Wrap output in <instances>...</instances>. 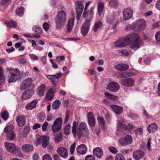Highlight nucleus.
<instances>
[{
	"label": "nucleus",
	"mask_w": 160,
	"mask_h": 160,
	"mask_svg": "<svg viewBox=\"0 0 160 160\" xmlns=\"http://www.w3.org/2000/svg\"><path fill=\"white\" fill-rule=\"evenodd\" d=\"M84 130L88 131L87 125L85 123L81 122L78 125V123L76 121L73 122L72 132L74 137L77 136L78 138H81L83 134Z\"/></svg>",
	"instance_id": "nucleus-1"
},
{
	"label": "nucleus",
	"mask_w": 160,
	"mask_h": 160,
	"mask_svg": "<svg viewBox=\"0 0 160 160\" xmlns=\"http://www.w3.org/2000/svg\"><path fill=\"white\" fill-rule=\"evenodd\" d=\"M61 104V102L59 100H56L54 101L52 105L53 108L54 109H57L59 107Z\"/></svg>",
	"instance_id": "nucleus-43"
},
{
	"label": "nucleus",
	"mask_w": 160,
	"mask_h": 160,
	"mask_svg": "<svg viewBox=\"0 0 160 160\" xmlns=\"http://www.w3.org/2000/svg\"><path fill=\"white\" fill-rule=\"evenodd\" d=\"M134 126L128 124L124 120L118 122L117 125V129L119 131H122L123 130H126L128 128H132Z\"/></svg>",
	"instance_id": "nucleus-5"
},
{
	"label": "nucleus",
	"mask_w": 160,
	"mask_h": 160,
	"mask_svg": "<svg viewBox=\"0 0 160 160\" xmlns=\"http://www.w3.org/2000/svg\"><path fill=\"white\" fill-rule=\"evenodd\" d=\"M57 18L66 19V14L64 11H61L59 12L57 15Z\"/></svg>",
	"instance_id": "nucleus-41"
},
{
	"label": "nucleus",
	"mask_w": 160,
	"mask_h": 160,
	"mask_svg": "<svg viewBox=\"0 0 160 160\" xmlns=\"http://www.w3.org/2000/svg\"><path fill=\"white\" fill-rule=\"evenodd\" d=\"M75 148V144L74 143L71 146L70 148V153L71 154H73Z\"/></svg>",
	"instance_id": "nucleus-61"
},
{
	"label": "nucleus",
	"mask_w": 160,
	"mask_h": 160,
	"mask_svg": "<svg viewBox=\"0 0 160 160\" xmlns=\"http://www.w3.org/2000/svg\"><path fill=\"white\" fill-rule=\"evenodd\" d=\"M32 84V80L31 78H28L25 79L21 84L20 89L23 90L29 87Z\"/></svg>",
	"instance_id": "nucleus-10"
},
{
	"label": "nucleus",
	"mask_w": 160,
	"mask_h": 160,
	"mask_svg": "<svg viewBox=\"0 0 160 160\" xmlns=\"http://www.w3.org/2000/svg\"><path fill=\"white\" fill-rule=\"evenodd\" d=\"M104 94L107 98L111 100L116 101L118 99V96L112 94L109 92H105Z\"/></svg>",
	"instance_id": "nucleus-36"
},
{
	"label": "nucleus",
	"mask_w": 160,
	"mask_h": 160,
	"mask_svg": "<svg viewBox=\"0 0 160 160\" xmlns=\"http://www.w3.org/2000/svg\"><path fill=\"white\" fill-rule=\"evenodd\" d=\"M46 89V87L45 85L42 84L39 86L37 89V92L38 94L40 96H43Z\"/></svg>",
	"instance_id": "nucleus-26"
},
{
	"label": "nucleus",
	"mask_w": 160,
	"mask_h": 160,
	"mask_svg": "<svg viewBox=\"0 0 160 160\" xmlns=\"http://www.w3.org/2000/svg\"><path fill=\"white\" fill-rule=\"evenodd\" d=\"M62 134L61 133H58L54 137L55 142L58 143L62 141Z\"/></svg>",
	"instance_id": "nucleus-37"
},
{
	"label": "nucleus",
	"mask_w": 160,
	"mask_h": 160,
	"mask_svg": "<svg viewBox=\"0 0 160 160\" xmlns=\"http://www.w3.org/2000/svg\"><path fill=\"white\" fill-rule=\"evenodd\" d=\"M146 26V22L144 20L139 19L136 21L134 23L135 28L137 31L144 29Z\"/></svg>",
	"instance_id": "nucleus-8"
},
{
	"label": "nucleus",
	"mask_w": 160,
	"mask_h": 160,
	"mask_svg": "<svg viewBox=\"0 0 160 160\" xmlns=\"http://www.w3.org/2000/svg\"><path fill=\"white\" fill-rule=\"evenodd\" d=\"M158 126L155 123H151L150 124L148 127V130L149 132H153L156 131L158 129Z\"/></svg>",
	"instance_id": "nucleus-29"
},
{
	"label": "nucleus",
	"mask_w": 160,
	"mask_h": 160,
	"mask_svg": "<svg viewBox=\"0 0 160 160\" xmlns=\"http://www.w3.org/2000/svg\"><path fill=\"white\" fill-rule=\"evenodd\" d=\"M85 160H95V158L92 155H87L85 158Z\"/></svg>",
	"instance_id": "nucleus-58"
},
{
	"label": "nucleus",
	"mask_w": 160,
	"mask_h": 160,
	"mask_svg": "<svg viewBox=\"0 0 160 160\" xmlns=\"http://www.w3.org/2000/svg\"><path fill=\"white\" fill-rule=\"evenodd\" d=\"M132 138L131 136L128 135L124 138L119 140V142L123 146H126L131 144Z\"/></svg>",
	"instance_id": "nucleus-12"
},
{
	"label": "nucleus",
	"mask_w": 160,
	"mask_h": 160,
	"mask_svg": "<svg viewBox=\"0 0 160 160\" xmlns=\"http://www.w3.org/2000/svg\"><path fill=\"white\" fill-rule=\"evenodd\" d=\"M155 37L157 41L160 42V32H158L156 33Z\"/></svg>",
	"instance_id": "nucleus-64"
},
{
	"label": "nucleus",
	"mask_w": 160,
	"mask_h": 160,
	"mask_svg": "<svg viewBox=\"0 0 160 160\" xmlns=\"http://www.w3.org/2000/svg\"><path fill=\"white\" fill-rule=\"evenodd\" d=\"M109 5L112 8H116L118 6V2L117 0H111Z\"/></svg>",
	"instance_id": "nucleus-45"
},
{
	"label": "nucleus",
	"mask_w": 160,
	"mask_h": 160,
	"mask_svg": "<svg viewBox=\"0 0 160 160\" xmlns=\"http://www.w3.org/2000/svg\"><path fill=\"white\" fill-rule=\"evenodd\" d=\"M62 76L61 73H57L55 74V77L53 78L51 82L53 85L55 87L57 86L56 82L59 81V78Z\"/></svg>",
	"instance_id": "nucleus-30"
},
{
	"label": "nucleus",
	"mask_w": 160,
	"mask_h": 160,
	"mask_svg": "<svg viewBox=\"0 0 160 160\" xmlns=\"http://www.w3.org/2000/svg\"><path fill=\"white\" fill-rule=\"evenodd\" d=\"M104 7V3L102 2H99L98 5V9L99 15H100L102 13Z\"/></svg>",
	"instance_id": "nucleus-34"
},
{
	"label": "nucleus",
	"mask_w": 160,
	"mask_h": 160,
	"mask_svg": "<svg viewBox=\"0 0 160 160\" xmlns=\"http://www.w3.org/2000/svg\"><path fill=\"white\" fill-rule=\"evenodd\" d=\"M98 120L99 123L102 126H104L105 124V121L104 119L101 117H99L98 118Z\"/></svg>",
	"instance_id": "nucleus-54"
},
{
	"label": "nucleus",
	"mask_w": 160,
	"mask_h": 160,
	"mask_svg": "<svg viewBox=\"0 0 160 160\" xmlns=\"http://www.w3.org/2000/svg\"><path fill=\"white\" fill-rule=\"evenodd\" d=\"M121 53L122 56H127L129 55L128 52L124 50H122L121 51Z\"/></svg>",
	"instance_id": "nucleus-63"
},
{
	"label": "nucleus",
	"mask_w": 160,
	"mask_h": 160,
	"mask_svg": "<svg viewBox=\"0 0 160 160\" xmlns=\"http://www.w3.org/2000/svg\"><path fill=\"white\" fill-rule=\"evenodd\" d=\"M43 27L46 31H47L49 28V24L47 22H44L43 24Z\"/></svg>",
	"instance_id": "nucleus-57"
},
{
	"label": "nucleus",
	"mask_w": 160,
	"mask_h": 160,
	"mask_svg": "<svg viewBox=\"0 0 160 160\" xmlns=\"http://www.w3.org/2000/svg\"><path fill=\"white\" fill-rule=\"evenodd\" d=\"M112 110L116 114L119 115L122 112L123 108L121 107L115 105H110Z\"/></svg>",
	"instance_id": "nucleus-21"
},
{
	"label": "nucleus",
	"mask_w": 160,
	"mask_h": 160,
	"mask_svg": "<svg viewBox=\"0 0 160 160\" xmlns=\"http://www.w3.org/2000/svg\"><path fill=\"white\" fill-rule=\"evenodd\" d=\"M109 151L113 154H116L118 152L117 149L114 147L110 146L108 147Z\"/></svg>",
	"instance_id": "nucleus-50"
},
{
	"label": "nucleus",
	"mask_w": 160,
	"mask_h": 160,
	"mask_svg": "<svg viewBox=\"0 0 160 160\" xmlns=\"http://www.w3.org/2000/svg\"><path fill=\"white\" fill-rule=\"evenodd\" d=\"M74 22V18H71L68 21L67 24V30L68 32H70L72 29Z\"/></svg>",
	"instance_id": "nucleus-35"
},
{
	"label": "nucleus",
	"mask_w": 160,
	"mask_h": 160,
	"mask_svg": "<svg viewBox=\"0 0 160 160\" xmlns=\"http://www.w3.org/2000/svg\"><path fill=\"white\" fill-rule=\"evenodd\" d=\"M35 32L37 35L33 34V37L37 38H40V34H42V28L40 27L37 28L35 29Z\"/></svg>",
	"instance_id": "nucleus-38"
},
{
	"label": "nucleus",
	"mask_w": 160,
	"mask_h": 160,
	"mask_svg": "<svg viewBox=\"0 0 160 160\" xmlns=\"http://www.w3.org/2000/svg\"><path fill=\"white\" fill-rule=\"evenodd\" d=\"M30 128L29 127H26L24 129L23 136L24 138H26L27 135L29 132Z\"/></svg>",
	"instance_id": "nucleus-49"
},
{
	"label": "nucleus",
	"mask_w": 160,
	"mask_h": 160,
	"mask_svg": "<svg viewBox=\"0 0 160 160\" xmlns=\"http://www.w3.org/2000/svg\"><path fill=\"white\" fill-rule=\"evenodd\" d=\"M129 117L132 119L134 120H137L138 118V116L137 114L133 113L130 114Z\"/></svg>",
	"instance_id": "nucleus-62"
},
{
	"label": "nucleus",
	"mask_w": 160,
	"mask_h": 160,
	"mask_svg": "<svg viewBox=\"0 0 160 160\" xmlns=\"http://www.w3.org/2000/svg\"><path fill=\"white\" fill-rule=\"evenodd\" d=\"M142 129L141 128H138L134 131L135 134L138 135H140L142 134Z\"/></svg>",
	"instance_id": "nucleus-55"
},
{
	"label": "nucleus",
	"mask_w": 160,
	"mask_h": 160,
	"mask_svg": "<svg viewBox=\"0 0 160 160\" xmlns=\"http://www.w3.org/2000/svg\"><path fill=\"white\" fill-rule=\"evenodd\" d=\"M115 160H125V159L122 155L119 153L116 155Z\"/></svg>",
	"instance_id": "nucleus-52"
},
{
	"label": "nucleus",
	"mask_w": 160,
	"mask_h": 160,
	"mask_svg": "<svg viewBox=\"0 0 160 160\" xmlns=\"http://www.w3.org/2000/svg\"><path fill=\"white\" fill-rule=\"evenodd\" d=\"M139 38V36L137 33H132L126 38L128 42H135L132 45L130 46V48L134 50H137L140 47L139 44L137 43Z\"/></svg>",
	"instance_id": "nucleus-4"
},
{
	"label": "nucleus",
	"mask_w": 160,
	"mask_h": 160,
	"mask_svg": "<svg viewBox=\"0 0 160 160\" xmlns=\"http://www.w3.org/2000/svg\"><path fill=\"white\" fill-rule=\"evenodd\" d=\"M43 160H52L51 156L48 154H46L42 157Z\"/></svg>",
	"instance_id": "nucleus-53"
},
{
	"label": "nucleus",
	"mask_w": 160,
	"mask_h": 160,
	"mask_svg": "<svg viewBox=\"0 0 160 160\" xmlns=\"http://www.w3.org/2000/svg\"><path fill=\"white\" fill-rule=\"evenodd\" d=\"M55 118V117L53 115L50 114L48 116L47 120L49 122L53 120Z\"/></svg>",
	"instance_id": "nucleus-56"
},
{
	"label": "nucleus",
	"mask_w": 160,
	"mask_h": 160,
	"mask_svg": "<svg viewBox=\"0 0 160 160\" xmlns=\"http://www.w3.org/2000/svg\"><path fill=\"white\" fill-rule=\"evenodd\" d=\"M88 122L89 125L91 127L95 126L96 121L95 118L92 112H89L88 114Z\"/></svg>",
	"instance_id": "nucleus-16"
},
{
	"label": "nucleus",
	"mask_w": 160,
	"mask_h": 160,
	"mask_svg": "<svg viewBox=\"0 0 160 160\" xmlns=\"http://www.w3.org/2000/svg\"><path fill=\"white\" fill-rule=\"evenodd\" d=\"M84 8V6L81 4L78 3L76 7V18L77 19L79 20L81 17V15Z\"/></svg>",
	"instance_id": "nucleus-18"
},
{
	"label": "nucleus",
	"mask_w": 160,
	"mask_h": 160,
	"mask_svg": "<svg viewBox=\"0 0 160 160\" xmlns=\"http://www.w3.org/2000/svg\"><path fill=\"white\" fill-rule=\"evenodd\" d=\"M90 23L85 21L82 26L81 32L84 36H85L88 33L90 28Z\"/></svg>",
	"instance_id": "nucleus-17"
},
{
	"label": "nucleus",
	"mask_w": 160,
	"mask_h": 160,
	"mask_svg": "<svg viewBox=\"0 0 160 160\" xmlns=\"http://www.w3.org/2000/svg\"><path fill=\"white\" fill-rule=\"evenodd\" d=\"M115 68L119 70L125 71L129 68V66L127 64H119L114 66Z\"/></svg>",
	"instance_id": "nucleus-33"
},
{
	"label": "nucleus",
	"mask_w": 160,
	"mask_h": 160,
	"mask_svg": "<svg viewBox=\"0 0 160 160\" xmlns=\"http://www.w3.org/2000/svg\"><path fill=\"white\" fill-rule=\"evenodd\" d=\"M49 138L48 136H42L40 137L37 139V143L38 144L42 142V146L43 148L47 147L48 150L50 152L54 151V147L52 144H48V141Z\"/></svg>",
	"instance_id": "nucleus-3"
},
{
	"label": "nucleus",
	"mask_w": 160,
	"mask_h": 160,
	"mask_svg": "<svg viewBox=\"0 0 160 160\" xmlns=\"http://www.w3.org/2000/svg\"><path fill=\"white\" fill-rule=\"evenodd\" d=\"M16 121L17 124L20 127H22L26 122V118L23 115H18L16 117Z\"/></svg>",
	"instance_id": "nucleus-20"
},
{
	"label": "nucleus",
	"mask_w": 160,
	"mask_h": 160,
	"mask_svg": "<svg viewBox=\"0 0 160 160\" xmlns=\"http://www.w3.org/2000/svg\"><path fill=\"white\" fill-rule=\"evenodd\" d=\"M5 79V77L3 74L2 69L0 67V85H2Z\"/></svg>",
	"instance_id": "nucleus-39"
},
{
	"label": "nucleus",
	"mask_w": 160,
	"mask_h": 160,
	"mask_svg": "<svg viewBox=\"0 0 160 160\" xmlns=\"http://www.w3.org/2000/svg\"><path fill=\"white\" fill-rule=\"evenodd\" d=\"M135 80L132 78H129L121 79L120 83L127 87H131L134 85Z\"/></svg>",
	"instance_id": "nucleus-7"
},
{
	"label": "nucleus",
	"mask_w": 160,
	"mask_h": 160,
	"mask_svg": "<svg viewBox=\"0 0 160 160\" xmlns=\"http://www.w3.org/2000/svg\"><path fill=\"white\" fill-rule=\"evenodd\" d=\"M88 149L84 144H81L78 146L76 149L77 152L80 154H85L87 152Z\"/></svg>",
	"instance_id": "nucleus-19"
},
{
	"label": "nucleus",
	"mask_w": 160,
	"mask_h": 160,
	"mask_svg": "<svg viewBox=\"0 0 160 160\" xmlns=\"http://www.w3.org/2000/svg\"><path fill=\"white\" fill-rule=\"evenodd\" d=\"M57 152L61 157L65 158L68 156V152L65 148L61 147L58 148L57 149Z\"/></svg>",
	"instance_id": "nucleus-15"
},
{
	"label": "nucleus",
	"mask_w": 160,
	"mask_h": 160,
	"mask_svg": "<svg viewBox=\"0 0 160 160\" xmlns=\"http://www.w3.org/2000/svg\"><path fill=\"white\" fill-rule=\"evenodd\" d=\"M107 20L108 22L112 24L114 23L116 21L114 18V17L113 16L111 17L110 16L108 17L107 18Z\"/></svg>",
	"instance_id": "nucleus-46"
},
{
	"label": "nucleus",
	"mask_w": 160,
	"mask_h": 160,
	"mask_svg": "<svg viewBox=\"0 0 160 160\" xmlns=\"http://www.w3.org/2000/svg\"><path fill=\"white\" fill-rule=\"evenodd\" d=\"M53 95L52 93L48 92L46 94V98L48 100H51L52 98Z\"/></svg>",
	"instance_id": "nucleus-59"
},
{
	"label": "nucleus",
	"mask_w": 160,
	"mask_h": 160,
	"mask_svg": "<svg viewBox=\"0 0 160 160\" xmlns=\"http://www.w3.org/2000/svg\"><path fill=\"white\" fill-rule=\"evenodd\" d=\"M66 19L60 18L56 17V27L58 29H60L65 23Z\"/></svg>",
	"instance_id": "nucleus-25"
},
{
	"label": "nucleus",
	"mask_w": 160,
	"mask_h": 160,
	"mask_svg": "<svg viewBox=\"0 0 160 160\" xmlns=\"http://www.w3.org/2000/svg\"><path fill=\"white\" fill-rule=\"evenodd\" d=\"M1 116L4 120L6 121L8 118V113L7 111H4L1 113Z\"/></svg>",
	"instance_id": "nucleus-48"
},
{
	"label": "nucleus",
	"mask_w": 160,
	"mask_h": 160,
	"mask_svg": "<svg viewBox=\"0 0 160 160\" xmlns=\"http://www.w3.org/2000/svg\"><path fill=\"white\" fill-rule=\"evenodd\" d=\"M7 70L10 74L8 77V81L9 83L14 82L22 77V74L18 68H8Z\"/></svg>",
	"instance_id": "nucleus-2"
},
{
	"label": "nucleus",
	"mask_w": 160,
	"mask_h": 160,
	"mask_svg": "<svg viewBox=\"0 0 160 160\" xmlns=\"http://www.w3.org/2000/svg\"><path fill=\"white\" fill-rule=\"evenodd\" d=\"M128 42L126 38H122L115 42L114 44L115 46L118 48H122L127 46Z\"/></svg>",
	"instance_id": "nucleus-14"
},
{
	"label": "nucleus",
	"mask_w": 160,
	"mask_h": 160,
	"mask_svg": "<svg viewBox=\"0 0 160 160\" xmlns=\"http://www.w3.org/2000/svg\"><path fill=\"white\" fill-rule=\"evenodd\" d=\"M119 88L120 86L119 84L115 82H109L107 86V89L108 90L114 92L118 91Z\"/></svg>",
	"instance_id": "nucleus-9"
},
{
	"label": "nucleus",
	"mask_w": 160,
	"mask_h": 160,
	"mask_svg": "<svg viewBox=\"0 0 160 160\" xmlns=\"http://www.w3.org/2000/svg\"><path fill=\"white\" fill-rule=\"evenodd\" d=\"M71 114L70 113V111H68L66 113L65 120L64 122V123H66L67 122L69 119L71 117Z\"/></svg>",
	"instance_id": "nucleus-47"
},
{
	"label": "nucleus",
	"mask_w": 160,
	"mask_h": 160,
	"mask_svg": "<svg viewBox=\"0 0 160 160\" xmlns=\"http://www.w3.org/2000/svg\"><path fill=\"white\" fill-rule=\"evenodd\" d=\"M24 8L22 7L18 8L16 10L17 15L19 17L22 16L23 14Z\"/></svg>",
	"instance_id": "nucleus-42"
},
{
	"label": "nucleus",
	"mask_w": 160,
	"mask_h": 160,
	"mask_svg": "<svg viewBox=\"0 0 160 160\" xmlns=\"http://www.w3.org/2000/svg\"><path fill=\"white\" fill-rule=\"evenodd\" d=\"M134 75V74L130 72H125L118 73L117 77L120 78H125L128 77H131Z\"/></svg>",
	"instance_id": "nucleus-27"
},
{
	"label": "nucleus",
	"mask_w": 160,
	"mask_h": 160,
	"mask_svg": "<svg viewBox=\"0 0 160 160\" xmlns=\"http://www.w3.org/2000/svg\"><path fill=\"white\" fill-rule=\"evenodd\" d=\"M144 155V153L142 151L138 150L133 152V158L136 160H139L142 158Z\"/></svg>",
	"instance_id": "nucleus-24"
},
{
	"label": "nucleus",
	"mask_w": 160,
	"mask_h": 160,
	"mask_svg": "<svg viewBox=\"0 0 160 160\" xmlns=\"http://www.w3.org/2000/svg\"><path fill=\"white\" fill-rule=\"evenodd\" d=\"M93 10L94 8L92 7L90 10L88 11H84L83 16L85 18V21L90 22L92 18Z\"/></svg>",
	"instance_id": "nucleus-11"
},
{
	"label": "nucleus",
	"mask_w": 160,
	"mask_h": 160,
	"mask_svg": "<svg viewBox=\"0 0 160 160\" xmlns=\"http://www.w3.org/2000/svg\"><path fill=\"white\" fill-rule=\"evenodd\" d=\"M133 11L130 8H126L123 11V19L127 20L131 18L132 14Z\"/></svg>",
	"instance_id": "nucleus-13"
},
{
	"label": "nucleus",
	"mask_w": 160,
	"mask_h": 160,
	"mask_svg": "<svg viewBox=\"0 0 160 160\" xmlns=\"http://www.w3.org/2000/svg\"><path fill=\"white\" fill-rule=\"evenodd\" d=\"M38 102L37 100H34L30 103L28 104L25 106V108L28 110H32L34 109L36 107V105Z\"/></svg>",
	"instance_id": "nucleus-28"
},
{
	"label": "nucleus",
	"mask_w": 160,
	"mask_h": 160,
	"mask_svg": "<svg viewBox=\"0 0 160 160\" xmlns=\"http://www.w3.org/2000/svg\"><path fill=\"white\" fill-rule=\"evenodd\" d=\"M48 125V123L46 122H45L42 125V129L43 131H45L47 130V126Z\"/></svg>",
	"instance_id": "nucleus-60"
},
{
	"label": "nucleus",
	"mask_w": 160,
	"mask_h": 160,
	"mask_svg": "<svg viewBox=\"0 0 160 160\" xmlns=\"http://www.w3.org/2000/svg\"><path fill=\"white\" fill-rule=\"evenodd\" d=\"M7 138L9 140H12L14 138V135L12 132L7 134L6 135Z\"/></svg>",
	"instance_id": "nucleus-51"
},
{
	"label": "nucleus",
	"mask_w": 160,
	"mask_h": 160,
	"mask_svg": "<svg viewBox=\"0 0 160 160\" xmlns=\"http://www.w3.org/2000/svg\"><path fill=\"white\" fill-rule=\"evenodd\" d=\"M70 125L68 124L65 126L64 130V133L65 135H68L70 133L71 131Z\"/></svg>",
	"instance_id": "nucleus-44"
},
{
	"label": "nucleus",
	"mask_w": 160,
	"mask_h": 160,
	"mask_svg": "<svg viewBox=\"0 0 160 160\" xmlns=\"http://www.w3.org/2000/svg\"><path fill=\"white\" fill-rule=\"evenodd\" d=\"M22 149L24 152H29L33 150V146L32 145L26 144L22 146Z\"/></svg>",
	"instance_id": "nucleus-32"
},
{
	"label": "nucleus",
	"mask_w": 160,
	"mask_h": 160,
	"mask_svg": "<svg viewBox=\"0 0 160 160\" xmlns=\"http://www.w3.org/2000/svg\"><path fill=\"white\" fill-rule=\"evenodd\" d=\"M62 122V118L59 117L56 118L52 125V129L54 132L59 131L61 128Z\"/></svg>",
	"instance_id": "nucleus-6"
},
{
	"label": "nucleus",
	"mask_w": 160,
	"mask_h": 160,
	"mask_svg": "<svg viewBox=\"0 0 160 160\" xmlns=\"http://www.w3.org/2000/svg\"><path fill=\"white\" fill-rule=\"evenodd\" d=\"M93 153L95 156L100 158L103 155V152L100 148L98 147L93 150Z\"/></svg>",
	"instance_id": "nucleus-31"
},
{
	"label": "nucleus",
	"mask_w": 160,
	"mask_h": 160,
	"mask_svg": "<svg viewBox=\"0 0 160 160\" xmlns=\"http://www.w3.org/2000/svg\"><path fill=\"white\" fill-rule=\"evenodd\" d=\"M34 94V91L32 90H26L24 92L22 96L24 99H27L30 98Z\"/></svg>",
	"instance_id": "nucleus-23"
},
{
	"label": "nucleus",
	"mask_w": 160,
	"mask_h": 160,
	"mask_svg": "<svg viewBox=\"0 0 160 160\" xmlns=\"http://www.w3.org/2000/svg\"><path fill=\"white\" fill-rule=\"evenodd\" d=\"M4 145L7 150L10 152H13L16 150V147L14 143L5 142Z\"/></svg>",
	"instance_id": "nucleus-22"
},
{
	"label": "nucleus",
	"mask_w": 160,
	"mask_h": 160,
	"mask_svg": "<svg viewBox=\"0 0 160 160\" xmlns=\"http://www.w3.org/2000/svg\"><path fill=\"white\" fill-rule=\"evenodd\" d=\"M102 22L100 21H98L95 23L93 30L96 32L98 29L102 27Z\"/></svg>",
	"instance_id": "nucleus-40"
}]
</instances>
